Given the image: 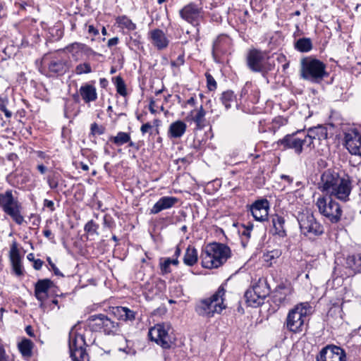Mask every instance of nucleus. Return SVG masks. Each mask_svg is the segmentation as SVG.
<instances>
[{"label": "nucleus", "mask_w": 361, "mask_h": 361, "mask_svg": "<svg viewBox=\"0 0 361 361\" xmlns=\"http://www.w3.org/2000/svg\"><path fill=\"white\" fill-rule=\"evenodd\" d=\"M48 183H49V187L51 189H55L58 186V183L56 180H54V179H49Z\"/></svg>", "instance_id": "0e129e2a"}, {"label": "nucleus", "mask_w": 361, "mask_h": 361, "mask_svg": "<svg viewBox=\"0 0 361 361\" xmlns=\"http://www.w3.org/2000/svg\"><path fill=\"white\" fill-rule=\"evenodd\" d=\"M130 135L129 133L119 131L116 135L110 136L109 142H112L117 147H121L130 141Z\"/></svg>", "instance_id": "473e14b6"}, {"label": "nucleus", "mask_w": 361, "mask_h": 361, "mask_svg": "<svg viewBox=\"0 0 361 361\" xmlns=\"http://www.w3.org/2000/svg\"><path fill=\"white\" fill-rule=\"evenodd\" d=\"M53 284V281L48 279H39L35 283V296L41 302L40 307L48 298V291Z\"/></svg>", "instance_id": "5701e85b"}, {"label": "nucleus", "mask_w": 361, "mask_h": 361, "mask_svg": "<svg viewBox=\"0 0 361 361\" xmlns=\"http://www.w3.org/2000/svg\"><path fill=\"white\" fill-rule=\"evenodd\" d=\"M92 334L80 323L75 324L69 332L68 345L73 361H84L87 356L85 346L94 342Z\"/></svg>", "instance_id": "f03ea898"}, {"label": "nucleus", "mask_w": 361, "mask_h": 361, "mask_svg": "<svg viewBox=\"0 0 361 361\" xmlns=\"http://www.w3.org/2000/svg\"><path fill=\"white\" fill-rule=\"evenodd\" d=\"M88 32L93 35L94 36H96L99 34L98 30L96 29L93 25L88 26Z\"/></svg>", "instance_id": "052dcab7"}, {"label": "nucleus", "mask_w": 361, "mask_h": 361, "mask_svg": "<svg viewBox=\"0 0 361 361\" xmlns=\"http://www.w3.org/2000/svg\"><path fill=\"white\" fill-rule=\"evenodd\" d=\"M272 224L274 228V233L283 237L286 235V231L284 229L285 220L283 217L279 215H274L271 218Z\"/></svg>", "instance_id": "2f4dec72"}, {"label": "nucleus", "mask_w": 361, "mask_h": 361, "mask_svg": "<svg viewBox=\"0 0 361 361\" xmlns=\"http://www.w3.org/2000/svg\"><path fill=\"white\" fill-rule=\"evenodd\" d=\"M187 126L182 121L172 123L169 128L168 134L171 138H180L186 131Z\"/></svg>", "instance_id": "c85d7f7f"}, {"label": "nucleus", "mask_w": 361, "mask_h": 361, "mask_svg": "<svg viewBox=\"0 0 361 361\" xmlns=\"http://www.w3.org/2000/svg\"><path fill=\"white\" fill-rule=\"evenodd\" d=\"M114 84L116 85L117 92L120 95L126 97L127 95V90L123 78L119 75L116 77L114 79Z\"/></svg>", "instance_id": "4c0bfd02"}, {"label": "nucleus", "mask_w": 361, "mask_h": 361, "mask_svg": "<svg viewBox=\"0 0 361 361\" xmlns=\"http://www.w3.org/2000/svg\"><path fill=\"white\" fill-rule=\"evenodd\" d=\"M246 65L252 72L260 73L263 76L274 70L269 53L257 49H250L246 56Z\"/></svg>", "instance_id": "0eeeda50"}, {"label": "nucleus", "mask_w": 361, "mask_h": 361, "mask_svg": "<svg viewBox=\"0 0 361 361\" xmlns=\"http://www.w3.org/2000/svg\"><path fill=\"white\" fill-rule=\"evenodd\" d=\"M178 202L175 197L164 196L161 197L150 209V214H156L164 209L173 207Z\"/></svg>", "instance_id": "a878e982"}, {"label": "nucleus", "mask_w": 361, "mask_h": 361, "mask_svg": "<svg viewBox=\"0 0 361 361\" xmlns=\"http://www.w3.org/2000/svg\"><path fill=\"white\" fill-rule=\"evenodd\" d=\"M88 330L92 331H103L107 335L118 334L120 327L118 323L113 321L106 315L103 314H94L87 320Z\"/></svg>", "instance_id": "9b49d317"}, {"label": "nucleus", "mask_w": 361, "mask_h": 361, "mask_svg": "<svg viewBox=\"0 0 361 361\" xmlns=\"http://www.w3.org/2000/svg\"><path fill=\"white\" fill-rule=\"evenodd\" d=\"M99 228V225L96 224L93 220L89 221L84 227V230L87 233L94 234L97 233V231Z\"/></svg>", "instance_id": "37998d69"}, {"label": "nucleus", "mask_w": 361, "mask_h": 361, "mask_svg": "<svg viewBox=\"0 0 361 361\" xmlns=\"http://www.w3.org/2000/svg\"><path fill=\"white\" fill-rule=\"evenodd\" d=\"M315 205L319 212L331 223L336 224L340 221L343 211L334 197L320 196L317 199Z\"/></svg>", "instance_id": "1a4fd4ad"}, {"label": "nucleus", "mask_w": 361, "mask_h": 361, "mask_svg": "<svg viewBox=\"0 0 361 361\" xmlns=\"http://www.w3.org/2000/svg\"><path fill=\"white\" fill-rule=\"evenodd\" d=\"M118 23H119L123 27L127 28L129 30H134L136 28V25L132 22L130 19L127 18L126 16L119 17L117 20Z\"/></svg>", "instance_id": "ea45409f"}, {"label": "nucleus", "mask_w": 361, "mask_h": 361, "mask_svg": "<svg viewBox=\"0 0 361 361\" xmlns=\"http://www.w3.org/2000/svg\"><path fill=\"white\" fill-rule=\"evenodd\" d=\"M126 144H128V146L129 147H133V148L135 149L136 150L139 149L138 145L135 142L132 141L130 135V141H128Z\"/></svg>", "instance_id": "e2e57ef3"}, {"label": "nucleus", "mask_w": 361, "mask_h": 361, "mask_svg": "<svg viewBox=\"0 0 361 361\" xmlns=\"http://www.w3.org/2000/svg\"><path fill=\"white\" fill-rule=\"evenodd\" d=\"M84 47H85V44L78 43V42H74V43L68 45L66 47V49L69 52H74V51L77 52L78 51H82L84 49Z\"/></svg>", "instance_id": "de8ad7c7"}, {"label": "nucleus", "mask_w": 361, "mask_h": 361, "mask_svg": "<svg viewBox=\"0 0 361 361\" xmlns=\"http://www.w3.org/2000/svg\"><path fill=\"white\" fill-rule=\"evenodd\" d=\"M206 111L201 105L197 109L191 111L186 116L188 122H194L196 130H202L206 126Z\"/></svg>", "instance_id": "b1692460"}, {"label": "nucleus", "mask_w": 361, "mask_h": 361, "mask_svg": "<svg viewBox=\"0 0 361 361\" xmlns=\"http://www.w3.org/2000/svg\"><path fill=\"white\" fill-rule=\"evenodd\" d=\"M44 206L49 208L51 212L54 211L55 209L54 202L47 199L44 200Z\"/></svg>", "instance_id": "5fc2aeb1"}, {"label": "nucleus", "mask_w": 361, "mask_h": 361, "mask_svg": "<svg viewBox=\"0 0 361 361\" xmlns=\"http://www.w3.org/2000/svg\"><path fill=\"white\" fill-rule=\"evenodd\" d=\"M178 263H179V261L178 259H171L170 258L165 259L164 262L160 264V269H161L162 274L170 273L171 271L170 266L171 264L178 265Z\"/></svg>", "instance_id": "58836bf2"}, {"label": "nucleus", "mask_w": 361, "mask_h": 361, "mask_svg": "<svg viewBox=\"0 0 361 361\" xmlns=\"http://www.w3.org/2000/svg\"><path fill=\"white\" fill-rule=\"evenodd\" d=\"M42 66L47 68L51 74H64L68 69L65 60L57 56H45L42 59Z\"/></svg>", "instance_id": "f3484780"}, {"label": "nucleus", "mask_w": 361, "mask_h": 361, "mask_svg": "<svg viewBox=\"0 0 361 361\" xmlns=\"http://www.w3.org/2000/svg\"><path fill=\"white\" fill-rule=\"evenodd\" d=\"M231 255V249L226 245L219 243H209L202 251V266L206 269L218 268L222 266Z\"/></svg>", "instance_id": "7ed1b4c3"}, {"label": "nucleus", "mask_w": 361, "mask_h": 361, "mask_svg": "<svg viewBox=\"0 0 361 361\" xmlns=\"http://www.w3.org/2000/svg\"><path fill=\"white\" fill-rule=\"evenodd\" d=\"M226 290L220 286L209 298L200 300L195 306V311L200 315L208 318L214 314H220L226 306L224 303Z\"/></svg>", "instance_id": "423d86ee"}, {"label": "nucleus", "mask_w": 361, "mask_h": 361, "mask_svg": "<svg viewBox=\"0 0 361 361\" xmlns=\"http://www.w3.org/2000/svg\"><path fill=\"white\" fill-rule=\"evenodd\" d=\"M8 104V98L0 97V111L4 113V115L7 118H10L12 116V112L7 109Z\"/></svg>", "instance_id": "a19ab883"}, {"label": "nucleus", "mask_w": 361, "mask_h": 361, "mask_svg": "<svg viewBox=\"0 0 361 361\" xmlns=\"http://www.w3.org/2000/svg\"><path fill=\"white\" fill-rule=\"evenodd\" d=\"M103 225L104 228H112L115 224L113 218L109 214H105L103 218Z\"/></svg>", "instance_id": "49530a36"}, {"label": "nucleus", "mask_w": 361, "mask_h": 361, "mask_svg": "<svg viewBox=\"0 0 361 361\" xmlns=\"http://www.w3.org/2000/svg\"><path fill=\"white\" fill-rule=\"evenodd\" d=\"M260 286H255L251 290H248L245 293L247 302L249 305H259L262 303L264 298L268 294V290L260 292Z\"/></svg>", "instance_id": "393cba45"}, {"label": "nucleus", "mask_w": 361, "mask_h": 361, "mask_svg": "<svg viewBox=\"0 0 361 361\" xmlns=\"http://www.w3.org/2000/svg\"><path fill=\"white\" fill-rule=\"evenodd\" d=\"M186 104L188 105H190L192 106H194L196 104V99L194 97H191L190 99H188L186 101Z\"/></svg>", "instance_id": "774afa93"}, {"label": "nucleus", "mask_w": 361, "mask_h": 361, "mask_svg": "<svg viewBox=\"0 0 361 361\" xmlns=\"http://www.w3.org/2000/svg\"><path fill=\"white\" fill-rule=\"evenodd\" d=\"M312 312L309 302H300L289 310L284 326L293 333H300L304 330L307 318Z\"/></svg>", "instance_id": "39448f33"}, {"label": "nucleus", "mask_w": 361, "mask_h": 361, "mask_svg": "<svg viewBox=\"0 0 361 361\" xmlns=\"http://www.w3.org/2000/svg\"><path fill=\"white\" fill-rule=\"evenodd\" d=\"M346 266L352 270L361 271V255H351L346 258Z\"/></svg>", "instance_id": "f704fd0d"}, {"label": "nucleus", "mask_w": 361, "mask_h": 361, "mask_svg": "<svg viewBox=\"0 0 361 361\" xmlns=\"http://www.w3.org/2000/svg\"><path fill=\"white\" fill-rule=\"evenodd\" d=\"M47 261L48 262L51 270L54 271L56 276H63V274L59 271L54 263L52 262L51 257H47Z\"/></svg>", "instance_id": "09e8293b"}, {"label": "nucleus", "mask_w": 361, "mask_h": 361, "mask_svg": "<svg viewBox=\"0 0 361 361\" xmlns=\"http://www.w3.org/2000/svg\"><path fill=\"white\" fill-rule=\"evenodd\" d=\"M206 78H207V87L210 91L214 90L216 89L217 84L214 78L212 77V75L208 73H206L205 74Z\"/></svg>", "instance_id": "a18cd8bd"}, {"label": "nucleus", "mask_w": 361, "mask_h": 361, "mask_svg": "<svg viewBox=\"0 0 361 361\" xmlns=\"http://www.w3.org/2000/svg\"><path fill=\"white\" fill-rule=\"evenodd\" d=\"M317 361H346V353L340 346L330 344L322 348L316 357Z\"/></svg>", "instance_id": "4468645a"}, {"label": "nucleus", "mask_w": 361, "mask_h": 361, "mask_svg": "<svg viewBox=\"0 0 361 361\" xmlns=\"http://www.w3.org/2000/svg\"><path fill=\"white\" fill-rule=\"evenodd\" d=\"M9 259L14 274L18 276L24 275V268L22 264V257L20 255L16 242H13L9 252Z\"/></svg>", "instance_id": "4be33fe9"}, {"label": "nucleus", "mask_w": 361, "mask_h": 361, "mask_svg": "<svg viewBox=\"0 0 361 361\" xmlns=\"http://www.w3.org/2000/svg\"><path fill=\"white\" fill-rule=\"evenodd\" d=\"M318 189L327 196L346 202L353 190L351 177L334 169H328L321 175Z\"/></svg>", "instance_id": "f257e3e1"}, {"label": "nucleus", "mask_w": 361, "mask_h": 361, "mask_svg": "<svg viewBox=\"0 0 361 361\" xmlns=\"http://www.w3.org/2000/svg\"><path fill=\"white\" fill-rule=\"evenodd\" d=\"M149 338L164 349H169L174 344L176 338L170 324L160 323L150 328Z\"/></svg>", "instance_id": "9d476101"}, {"label": "nucleus", "mask_w": 361, "mask_h": 361, "mask_svg": "<svg viewBox=\"0 0 361 361\" xmlns=\"http://www.w3.org/2000/svg\"><path fill=\"white\" fill-rule=\"evenodd\" d=\"M295 48L300 52H308L312 49V40L308 37L300 38L295 42Z\"/></svg>", "instance_id": "72a5a7b5"}, {"label": "nucleus", "mask_w": 361, "mask_h": 361, "mask_svg": "<svg viewBox=\"0 0 361 361\" xmlns=\"http://www.w3.org/2000/svg\"><path fill=\"white\" fill-rule=\"evenodd\" d=\"M0 208L16 224L22 225L25 221L22 214L23 205L16 190L7 189L0 192Z\"/></svg>", "instance_id": "20e7f679"}, {"label": "nucleus", "mask_w": 361, "mask_h": 361, "mask_svg": "<svg viewBox=\"0 0 361 361\" xmlns=\"http://www.w3.org/2000/svg\"><path fill=\"white\" fill-rule=\"evenodd\" d=\"M43 234H44V235L46 238H49V239H50V240H51V239H53V238H54V235L52 234V232H51V230H49V229H45V230L43 231Z\"/></svg>", "instance_id": "680f3d73"}, {"label": "nucleus", "mask_w": 361, "mask_h": 361, "mask_svg": "<svg viewBox=\"0 0 361 361\" xmlns=\"http://www.w3.org/2000/svg\"><path fill=\"white\" fill-rule=\"evenodd\" d=\"M298 221L301 233L306 236H319L324 233V227L309 212L298 214Z\"/></svg>", "instance_id": "f8f14e48"}, {"label": "nucleus", "mask_w": 361, "mask_h": 361, "mask_svg": "<svg viewBox=\"0 0 361 361\" xmlns=\"http://www.w3.org/2000/svg\"><path fill=\"white\" fill-rule=\"evenodd\" d=\"M231 40L226 35H220L214 42L212 56L216 62H220L221 58L226 54L230 48Z\"/></svg>", "instance_id": "412c9836"}, {"label": "nucleus", "mask_w": 361, "mask_h": 361, "mask_svg": "<svg viewBox=\"0 0 361 361\" xmlns=\"http://www.w3.org/2000/svg\"><path fill=\"white\" fill-rule=\"evenodd\" d=\"M183 63H184V56L183 55L178 56L176 60L172 61L171 62V65L172 67H179V66L183 65Z\"/></svg>", "instance_id": "8fccbe9b"}, {"label": "nucleus", "mask_w": 361, "mask_h": 361, "mask_svg": "<svg viewBox=\"0 0 361 361\" xmlns=\"http://www.w3.org/2000/svg\"><path fill=\"white\" fill-rule=\"evenodd\" d=\"M32 342L28 339H23L18 343V349L23 356L30 357L32 355Z\"/></svg>", "instance_id": "e433bc0d"}, {"label": "nucleus", "mask_w": 361, "mask_h": 361, "mask_svg": "<svg viewBox=\"0 0 361 361\" xmlns=\"http://www.w3.org/2000/svg\"><path fill=\"white\" fill-rule=\"evenodd\" d=\"M198 260L197 250L195 247L189 245L183 257V262L185 265L192 267Z\"/></svg>", "instance_id": "7c9ffc66"}, {"label": "nucleus", "mask_w": 361, "mask_h": 361, "mask_svg": "<svg viewBox=\"0 0 361 361\" xmlns=\"http://www.w3.org/2000/svg\"><path fill=\"white\" fill-rule=\"evenodd\" d=\"M220 99L225 108L228 109L231 106V104L235 102V96L233 92L228 90L221 94Z\"/></svg>", "instance_id": "c9c22d12"}, {"label": "nucleus", "mask_w": 361, "mask_h": 361, "mask_svg": "<svg viewBox=\"0 0 361 361\" xmlns=\"http://www.w3.org/2000/svg\"><path fill=\"white\" fill-rule=\"evenodd\" d=\"M281 178L283 179V180H285L286 181H287L289 184H291L293 183V178L288 176V175H281Z\"/></svg>", "instance_id": "338daca9"}, {"label": "nucleus", "mask_w": 361, "mask_h": 361, "mask_svg": "<svg viewBox=\"0 0 361 361\" xmlns=\"http://www.w3.org/2000/svg\"><path fill=\"white\" fill-rule=\"evenodd\" d=\"M154 104H155V102L154 99H151L150 100V102H149V111L152 113V114H155L156 113V110L154 109Z\"/></svg>", "instance_id": "69168bd1"}, {"label": "nucleus", "mask_w": 361, "mask_h": 361, "mask_svg": "<svg viewBox=\"0 0 361 361\" xmlns=\"http://www.w3.org/2000/svg\"><path fill=\"white\" fill-rule=\"evenodd\" d=\"M43 264L44 262L42 260L40 259H37L36 260H34L33 267L36 270H39L42 267Z\"/></svg>", "instance_id": "6e6d98bb"}, {"label": "nucleus", "mask_w": 361, "mask_h": 361, "mask_svg": "<svg viewBox=\"0 0 361 361\" xmlns=\"http://www.w3.org/2000/svg\"><path fill=\"white\" fill-rule=\"evenodd\" d=\"M0 361H9L8 356L2 345H0Z\"/></svg>", "instance_id": "3c124183"}, {"label": "nucleus", "mask_w": 361, "mask_h": 361, "mask_svg": "<svg viewBox=\"0 0 361 361\" xmlns=\"http://www.w3.org/2000/svg\"><path fill=\"white\" fill-rule=\"evenodd\" d=\"M326 68L325 63L319 59L305 58L301 61V78L313 83H319L328 75Z\"/></svg>", "instance_id": "6e6552de"}, {"label": "nucleus", "mask_w": 361, "mask_h": 361, "mask_svg": "<svg viewBox=\"0 0 361 361\" xmlns=\"http://www.w3.org/2000/svg\"><path fill=\"white\" fill-rule=\"evenodd\" d=\"M148 39L157 50L166 49L169 44V39L166 33L161 29L156 28L148 32Z\"/></svg>", "instance_id": "aec40b11"}, {"label": "nucleus", "mask_w": 361, "mask_h": 361, "mask_svg": "<svg viewBox=\"0 0 361 361\" xmlns=\"http://www.w3.org/2000/svg\"><path fill=\"white\" fill-rule=\"evenodd\" d=\"M277 145L282 146L285 149H293L297 154H300L307 148L304 132L288 134L277 141Z\"/></svg>", "instance_id": "ddd939ff"}, {"label": "nucleus", "mask_w": 361, "mask_h": 361, "mask_svg": "<svg viewBox=\"0 0 361 361\" xmlns=\"http://www.w3.org/2000/svg\"><path fill=\"white\" fill-rule=\"evenodd\" d=\"M7 159L10 161L15 162L16 161H17L18 159V157L15 153H9L7 155Z\"/></svg>", "instance_id": "bf43d9fd"}, {"label": "nucleus", "mask_w": 361, "mask_h": 361, "mask_svg": "<svg viewBox=\"0 0 361 361\" xmlns=\"http://www.w3.org/2000/svg\"><path fill=\"white\" fill-rule=\"evenodd\" d=\"M118 350L120 351L125 353L127 355H133L135 353V350H133V348H130L128 345L125 348H119Z\"/></svg>", "instance_id": "603ef678"}, {"label": "nucleus", "mask_w": 361, "mask_h": 361, "mask_svg": "<svg viewBox=\"0 0 361 361\" xmlns=\"http://www.w3.org/2000/svg\"><path fill=\"white\" fill-rule=\"evenodd\" d=\"M327 128L324 126H317L309 128L307 134L304 133L307 148L310 149L315 148L321 141L327 139Z\"/></svg>", "instance_id": "dca6fc26"}, {"label": "nucleus", "mask_w": 361, "mask_h": 361, "mask_svg": "<svg viewBox=\"0 0 361 361\" xmlns=\"http://www.w3.org/2000/svg\"><path fill=\"white\" fill-rule=\"evenodd\" d=\"M345 145L351 154L361 157V133L352 129L345 133Z\"/></svg>", "instance_id": "a211bd4d"}, {"label": "nucleus", "mask_w": 361, "mask_h": 361, "mask_svg": "<svg viewBox=\"0 0 361 361\" xmlns=\"http://www.w3.org/2000/svg\"><path fill=\"white\" fill-rule=\"evenodd\" d=\"M180 16L188 23L199 26L200 22L203 19V10L195 3H189L179 11Z\"/></svg>", "instance_id": "2eb2a0df"}, {"label": "nucleus", "mask_w": 361, "mask_h": 361, "mask_svg": "<svg viewBox=\"0 0 361 361\" xmlns=\"http://www.w3.org/2000/svg\"><path fill=\"white\" fill-rule=\"evenodd\" d=\"M152 128V126L149 123L143 124L140 128V131L142 134L148 133Z\"/></svg>", "instance_id": "864d4df0"}, {"label": "nucleus", "mask_w": 361, "mask_h": 361, "mask_svg": "<svg viewBox=\"0 0 361 361\" xmlns=\"http://www.w3.org/2000/svg\"><path fill=\"white\" fill-rule=\"evenodd\" d=\"M276 255H278V252L277 251H271V252L267 253L264 256L265 260L267 262L269 260H271L272 259H274Z\"/></svg>", "instance_id": "13d9d810"}, {"label": "nucleus", "mask_w": 361, "mask_h": 361, "mask_svg": "<svg viewBox=\"0 0 361 361\" xmlns=\"http://www.w3.org/2000/svg\"><path fill=\"white\" fill-rule=\"evenodd\" d=\"M105 128L102 126L98 125L97 123H93L90 126V133L92 135H101L104 133Z\"/></svg>", "instance_id": "c03bdc74"}, {"label": "nucleus", "mask_w": 361, "mask_h": 361, "mask_svg": "<svg viewBox=\"0 0 361 361\" xmlns=\"http://www.w3.org/2000/svg\"><path fill=\"white\" fill-rule=\"evenodd\" d=\"M75 72L77 75L90 73L92 72V68L89 63H82L76 66Z\"/></svg>", "instance_id": "79ce46f5"}, {"label": "nucleus", "mask_w": 361, "mask_h": 361, "mask_svg": "<svg viewBox=\"0 0 361 361\" xmlns=\"http://www.w3.org/2000/svg\"><path fill=\"white\" fill-rule=\"evenodd\" d=\"M119 42V39L117 37L109 39L107 43L109 47H111L113 46L116 45Z\"/></svg>", "instance_id": "4d7b16f0"}, {"label": "nucleus", "mask_w": 361, "mask_h": 361, "mask_svg": "<svg viewBox=\"0 0 361 361\" xmlns=\"http://www.w3.org/2000/svg\"><path fill=\"white\" fill-rule=\"evenodd\" d=\"M113 313L119 319L123 321H134L136 312L126 307H116L113 308Z\"/></svg>", "instance_id": "c756f323"}, {"label": "nucleus", "mask_w": 361, "mask_h": 361, "mask_svg": "<svg viewBox=\"0 0 361 361\" xmlns=\"http://www.w3.org/2000/svg\"><path fill=\"white\" fill-rule=\"evenodd\" d=\"M79 94L86 103L95 102L97 99V92L95 86L90 83H85L80 86Z\"/></svg>", "instance_id": "bb28decb"}, {"label": "nucleus", "mask_w": 361, "mask_h": 361, "mask_svg": "<svg viewBox=\"0 0 361 361\" xmlns=\"http://www.w3.org/2000/svg\"><path fill=\"white\" fill-rule=\"evenodd\" d=\"M269 203L267 199L256 200L250 206V212L256 221H264L268 219Z\"/></svg>", "instance_id": "6ab92c4d"}, {"label": "nucleus", "mask_w": 361, "mask_h": 361, "mask_svg": "<svg viewBox=\"0 0 361 361\" xmlns=\"http://www.w3.org/2000/svg\"><path fill=\"white\" fill-rule=\"evenodd\" d=\"M291 288L290 286L281 283L276 286L273 295V301L274 303L280 305L287 300V297L291 294Z\"/></svg>", "instance_id": "cd10ccee"}]
</instances>
